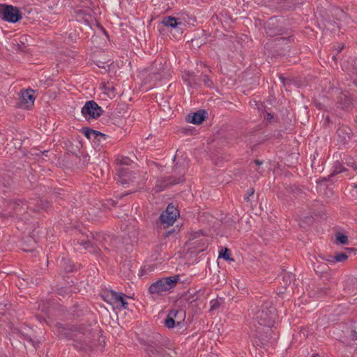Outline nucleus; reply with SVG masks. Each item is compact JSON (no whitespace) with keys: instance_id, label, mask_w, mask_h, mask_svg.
<instances>
[{"instance_id":"obj_3","label":"nucleus","mask_w":357,"mask_h":357,"mask_svg":"<svg viewBox=\"0 0 357 357\" xmlns=\"http://www.w3.org/2000/svg\"><path fill=\"white\" fill-rule=\"evenodd\" d=\"M102 113V109L93 101H87L82 109V114L86 119H96Z\"/></svg>"},{"instance_id":"obj_15","label":"nucleus","mask_w":357,"mask_h":357,"mask_svg":"<svg viewBox=\"0 0 357 357\" xmlns=\"http://www.w3.org/2000/svg\"><path fill=\"white\" fill-rule=\"evenodd\" d=\"M104 93L107 95L109 98H113L116 96L114 87L110 85L104 87Z\"/></svg>"},{"instance_id":"obj_32","label":"nucleus","mask_w":357,"mask_h":357,"mask_svg":"<svg viewBox=\"0 0 357 357\" xmlns=\"http://www.w3.org/2000/svg\"><path fill=\"white\" fill-rule=\"evenodd\" d=\"M216 19H217L218 20H219V19H218V16H216ZM220 21L222 22V20H220Z\"/></svg>"},{"instance_id":"obj_33","label":"nucleus","mask_w":357,"mask_h":357,"mask_svg":"<svg viewBox=\"0 0 357 357\" xmlns=\"http://www.w3.org/2000/svg\"><path fill=\"white\" fill-rule=\"evenodd\" d=\"M354 188H357V183L355 184Z\"/></svg>"},{"instance_id":"obj_23","label":"nucleus","mask_w":357,"mask_h":357,"mask_svg":"<svg viewBox=\"0 0 357 357\" xmlns=\"http://www.w3.org/2000/svg\"><path fill=\"white\" fill-rule=\"evenodd\" d=\"M100 31H102L104 34L107 35L105 30L100 26V24L96 23L93 24Z\"/></svg>"},{"instance_id":"obj_16","label":"nucleus","mask_w":357,"mask_h":357,"mask_svg":"<svg viewBox=\"0 0 357 357\" xmlns=\"http://www.w3.org/2000/svg\"><path fill=\"white\" fill-rule=\"evenodd\" d=\"M348 259V255L344 252L336 253L334 256V262H343Z\"/></svg>"},{"instance_id":"obj_31","label":"nucleus","mask_w":357,"mask_h":357,"mask_svg":"<svg viewBox=\"0 0 357 357\" xmlns=\"http://www.w3.org/2000/svg\"><path fill=\"white\" fill-rule=\"evenodd\" d=\"M156 188H157L156 191H160L162 190V188H160L159 186H157Z\"/></svg>"},{"instance_id":"obj_6","label":"nucleus","mask_w":357,"mask_h":357,"mask_svg":"<svg viewBox=\"0 0 357 357\" xmlns=\"http://www.w3.org/2000/svg\"><path fill=\"white\" fill-rule=\"evenodd\" d=\"M274 309L268 310L259 311L257 314V319H259L261 325L270 326L273 319Z\"/></svg>"},{"instance_id":"obj_22","label":"nucleus","mask_w":357,"mask_h":357,"mask_svg":"<svg viewBox=\"0 0 357 357\" xmlns=\"http://www.w3.org/2000/svg\"><path fill=\"white\" fill-rule=\"evenodd\" d=\"M96 132L92 130L86 129L84 130V135L87 138H90L91 135H95Z\"/></svg>"},{"instance_id":"obj_14","label":"nucleus","mask_w":357,"mask_h":357,"mask_svg":"<svg viewBox=\"0 0 357 357\" xmlns=\"http://www.w3.org/2000/svg\"><path fill=\"white\" fill-rule=\"evenodd\" d=\"M178 313L176 310H171L165 320V326L167 328H173L175 325L174 317H176Z\"/></svg>"},{"instance_id":"obj_12","label":"nucleus","mask_w":357,"mask_h":357,"mask_svg":"<svg viewBox=\"0 0 357 357\" xmlns=\"http://www.w3.org/2000/svg\"><path fill=\"white\" fill-rule=\"evenodd\" d=\"M91 12V10L89 9L80 10L77 13V20L83 21L84 22H92L94 20V19L90 14Z\"/></svg>"},{"instance_id":"obj_30","label":"nucleus","mask_w":357,"mask_h":357,"mask_svg":"<svg viewBox=\"0 0 357 357\" xmlns=\"http://www.w3.org/2000/svg\"><path fill=\"white\" fill-rule=\"evenodd\" d=\"M255 164H257V165H260L261 164V162H259V160H255Z\"/></svg>"},{"instance_id":"obj_21","label":"nucleus","mask_w":357,"mask_h":357,"mask_svg":"<svg viewBox=\"0 0 357 357\" xmlns=\"http://www.w3.org/2000/svg\"><path fill=\"white\" fill-rule=\"evenodd\" d=\"M203 81L207 86L210 87L212 86V82L207 75H203Z\"/></svg>"},{"instance_id":"obj_10","label":"nucleus","mask_w":357,"mask_h":357,"mask_svg":"<svg viewBox=\"0 0 357 357\" xmlns=\"http://www.w3.org/2000/svg\"><path fill=\"white\" fill-rule=\"evenodd\" d=\"M163 27H158V29L160 32L168 31L170 32L174 36L176 34H180V29L178 27L179 24H162Z\"/></svg>"},{"instance_id":"obj_4","label":"nucleus","mask_w":357,"mask_h":357,"mask_svg":"<svg viewBox=\"0 0 357 357\" xmlns=\"http://www.w3.org/2000/svg\"><path fill=\"white\" fill-rule=\"evenodd\" d=\"M178 216V210L174 206L169 204L160 215V220L165 227H168L172 225Z\"/></svg>"},{"instance_id":"obj_28","label":"nucleus","mask_w":357,"mask_h":357,"mask_svg":"<svg viewBox=\"0 0 357 357\" xmlns=\"http://www.w3.org/2000/svg\"><path fill=\"white\" fill-rule=\"evenodd\" d=\"M273 29V28H269V32H268V34H269L271 36H275V35H276V34H277V33H273V32H271V29Z\"/></svg>"},{"instance_id":"obj_7","label":"nucleus","mask_w":357,"mask_h":357,"mask_svg":"<svg viewBox=\"0 0 357 357\" xmlns=\"http://www.w3.org/2000/svg\"><path fill=\"white\" fill-rule=\"evenodd\" d=\"M191 20H192V18L190 17L188 15L183 14L179 17L162 15L158 20H157L154 17H152L151 19V22L157 20V22H162V23L172 22V21H174V22H182L183 21L186 22Z\"/></svg>"},{"instance_id":"obj_25","label":"nucleus","mask_w":357,"mask_h":357,"mask_svg":"<svg viewBox=\"0 0 357 357\" xmlns=\"http://www.w3.org/2000/svg\"><path fill=\"white\" fill-rule=\"evenodd\" d=\"M129 161H130V160L128 158H123L122 163H123L125 165H129Z\"/></svg>"},{"instance_id":"obj_11","label":"nucleus","mask_w":357,"mask_h":357,"mask_svg":"<svg viewBox=\"0 0 357 357\" xmlns=\"http://www.w3.org/2000/svg\"><path fill=\"white\" fill-rule=\"evenodd\" d=\"M204 112L199 111L194 113L192 115H189L188 121L194 124H200L204 121Z\"/></svg>"},{"instance_id":"obj_24","label":"nucleus","mask_w":357,"mask_h":357,"mask_svg":"<svg viewBox=\"0 0 357 357\" xmlns=\"http://www.w3.org/2000/svg\"><path fill=\"white\" fill-rule=\"evenodd\" d=\"M211 310H214V309H215L218 307L217 305H216V303H217L216 301H212L211 302Z\"/></svg>"},{"instance_id":"obj_5","label":"nucleus","mask_w":357,"mask_h":357,"mask_svg":"<svg viewBox=\"0 0 357 357\" xmlns=\"http://www.w3.org/2000/svg\"><path fill=\"white\" fill-rule=\"evenodd\" d=\"M35 91L31 89H28L22 93L21 95V107L24 109H30L34 103Z\"/></svg>"},{"instance_id":"obj_9","label":"nucleus","mask_w":357,"mask_h":357,"mask_svg":"<svg viewBox=\"0 0 357 357\" xmlns=\"http://www.w3.org/2000/svg\"><path fill=\"white\" fill-rule=\"evenodd\" d=\"M110 296L114 302L119 303L124 309L128 308V303L126 301V298L127 296L124 294L111 291Z\"/></svg>"},{"instance_id":"obj_26","label":"nucleus","mask_w":357,"mask_h":357,"mask_svg":"<svg viewBox=\"0 0 357 357\" xmlns=\"http://www.w3.org/2000/svg\"><path fill=\"white\" fill-rule=\"evenodd\" d=\"M181 181H183V178L182 177L179 178L178 179H177L176 181H174L172 182H171L172 184H176V183H178L179 182H181Z\"/></svg>"},{"instance_id":"obj_2","label":"nucleus","mask_w":357,"mask_h":357,"mask_svg":"<svg viewBox=\"0 0 357 357\" xmlns=\"http://www.w3.org/2000/svg\"><path fill=\"white\" fill-rule=\"evenodd\" d=\"M0 18L7 22H17L22 20V13L16 6L0 4Z\"/></svg>"},{"instance_id":"obj_27","label":"nucleus","mask_w":357,"mask_h":357,"mask_svg":"<svg viewBox=\"0 0 357 357\" xmlns=\"http://www.w3.org/2000/svg\"><path fill=\"white\" fill-rule=\"evenodd\" d=\"M351 335H352V338L354 340H357V333L356 332H354Z\"/></svg>"},{"instance_id":"obj_20","label":"nucleus","mask_w":357,"mask_h":357,"mask_svg":"<svg viewBox=\"0 0 357 357\" xmlns=\"http://www.w3.org/2000/svg\"><path fill=\"white\" fill-rule=\"evenodd\" d=\"M220 257H222L223 259H225L226 260H231V259H230V257H229L228 249H225L223 252H221L220 254Z\"/></svg>"},{"instance_id":"obj_13","label":"nucleus","mask_w":357,"mask_h":357,"mask_svg":"<svg viewBox=\"0 0 357 357\" xmlns=\"http://www.w3.org/2000/svg\"><path fill=\"white\" fill-rule=\"evenodd\" d=\"M149 357H165L161 348L155 346H149L146 349Z\"/></svg>"},{"instance_id":"obj_17","label":"nucleus","mask_w":357,"mask_h":357,"mask_svg":"<svg viewBox=\"0 0 357 357\" xmlns=\"http://www.w3.org/2000/svg\"><path fill=\"white\" fill-rule=\"evenodd\" d=\"M335 15H338V17L336 18L337 20L339 21H346L347 20V14L341 9L337 8L335 10Z\"/></svg>"},{"instance_id":"obj_29","label":"nucleus","mask_w":357,"mask_h":357,"mask_svg":"<svg viewBox=\"0 0 357 357\" xmlns=\"http://www.w3.org/2000/svg\"><path fill=\"white\" fill-rule=\"evenodd\" d=\"M344 46L343 45H339L337 49V52H340Z\"/></svg>"},{"instance_id":"obj_19","label":"nucleus","mask_w":357,"mask_h":357,"mask_svg":"<svg viewBox=\"0 0 357 357\" xmlns=\"http://www.w3.org/2000/svg\"><path fill=\"white\" fill-rule=\"evenodd\" d=\"M183 79L184 82L190 84L192 83V75L190 73H185L183 75Z\"/></svg>"},{"instance_id":"obj_18","label":"nucleus","mask_w":357,"mask_h":357,"mask_svg":"<svg viewBox=\"0 0 357 357\" xmlns=\"http://www.w3.org/2000/svg\"><path fill=\"white\" fill-rule=\"evenodd\" d=\"M337 241H339L342 244H346L348 241V238L347 236L338 234L336 236Z\"/></svg>"},{"instance_id":"obj_1","label":"nucleus","mask_w":357,"mask_h":357,"mask_svg":"<svg viewBox=\"0 0 357 357\" xmlns=\"http://www.w3.org/2000/svg\"><path fill=\"white\" fill-rule=\"evenodd\" d=\"M178 280V275L161 278L149 287V292L153 294H161L168 291L176 285Z\"/></svg>"},{"instance_id":"obj_8","label":"nucleus","mask_w":357,"mask_h":357,"mask_svg":"<svg viewBox=\"0 0 357 357\" xmlns=\"http://www.w3.org/2000/svg\"><path fill=\"white\" fill-rule=\"evenodd\" d=\"M10 210H12V211L10 212V215L11 217L20 218L21 215L26 211L27 206L22 202H18L16 203L11 204L10 206Z\"/></svg>"}]
</instances>
